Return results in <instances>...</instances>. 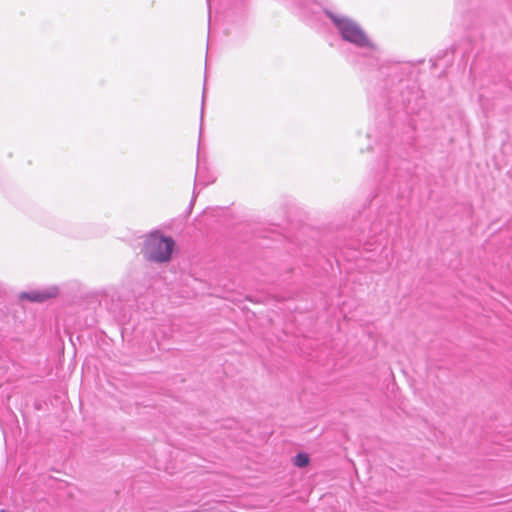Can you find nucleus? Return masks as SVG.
Instances as JSON below:
<instances>
[{
	"label": "nucleus",
	"instance_id": "1",
	"mask_svg": "<svg viewBox=\"0 0 512 512\" xmlns=\"http://www.w3.org/2000/svg\"><path fill=\"white\" fill-rule=\"evenodd\" d=\"M324 13L331 20L340 38L359 50L357 54L349 53L347 55L351 63L374 65L378 62L380 55L378 46L369 38L357 21L345 14L328 9H325Z\"/></svg>",
	"mask_w": 512,
	"mask_h": 512
},
{
	"label": "nucleus",
	"instance_id": "2",
	"mask_svg": "<svg viewBox=\"0 0 512 512\" xmlns=\"http://www.w3.org/2000/svg\"><path fill=\"white\" fill-rule=\"evenodd\" d=\"M175 242L171 237L161 235L159 232L150 233L142 248L144 257L156 263L168 262L171 259Z\"/></svg>",
	"mask_w": 512,
	"mask_h": 512
},
{
	"label": "nucleus",
	"instance_id": "3",
	"mask_svg": "<svg viewBox=\"0 0 512 512\" xmlns=\"http://www.w3.org/2000/svg\"><path fill=\"white\" fill-rule=\"evenodd\" d=\"M58 292L59 290L57 287H51L41 291L23 292L21 293L20 298L27 299L31 302L40 303L47 299L56 297L58 295Z\"/></svg>",
	"mask_w": 512,
	"mask_h": 512
},
{
	"label": "nucleus",
	"instance_id": "4",
	"mask_svg": "<svg viewBox=\"0 0 512 512\" xmlns=\"http://www.w3.org/2000/svg\"><path fill=\"white\" fill-rule=\"evenodd\" d=\"M401 105L406 110L407 113H414L416 111L415 106L412 105V102H417L421 99L420 93L418 90L408 89L406 92L401 91Z\"/></svg>",
	"mask_w": 512,
	"mask_h": 512
},
{
	"label": "nucleus",
	"instance_id": "5",
	"mask_svg": "<svg viewBox=\"0 0 512 512\" xmlns=\"http://www.w3.org/2000/svg\"><path fill=\"white\" fill-rule=\"evenodd\" d=\"M291 4L298 8L303 15L317 14L321 9L314 0H290Z\"/></svg>",
	"mask_w": 512,
	"mask_h": 512
},
{
	"label": "nucleus",
	"instance_id": "6",
	"mask_svg": "<svg viewBox=\"0 0 512 512\" xmlns=\"http://www.w3.org/2000/svg\"><path fill=\"white\" fill-rule=\"evenodd\" d=\"M309 464V456L306 453H298L294 458V465L303 468Z\"/></svg>",
	"mask_w": 512,
	"mask_h": 512
},
{
	"label": "nucleus",
	"instance_id": "7",
	"mask_svg": "<svg viewBox=\"0 0 512 512\" xmlns=\"http://www.w3.org/2000/svg\"><path fill=\"white\" fill-rule=\"evenodd\" d=\"M205 93H206V87L204 86L203 95H202L201 121L203 120Z\"/></svg>",
	"mask_w": 512,
	"mask_h": 512
},
{
	"label": "nucleus",
	"instance_id": "8",
	"mask_svg": "<svg viewBox=\"0 0 512 512\" xmlns=\"http://www.w3.org/2000/svg\"><path fill=\"white\" fill-rule=\"evenodd\" d=\"M201 182V176H200V167L198 166L196 179H195V187Z\"/></svg>",
	"mask_w": 512,
	"mask_h": 512
},
{
	"label": "nucleus",
	"instance_id": "9",
	"mask_svg": "<svg viewBox=\"0 0 512 512\" xmlns=\"http://www.w3.org/2000/svg\"><path fill=\"white\" fill-rule=\"evenodd\" d=\"M389 99H390V101H392V100L398 101L397 96L395 95V91L390 92Z\"/></svg>",
	"mask_w": 512,
	"mask_h": 512
},
{
	"label": "nucleus",
	"instance_id": "10",
	"mask_svg": "<svg viewBox=\"0 0 512 512\" xmlns=\"http://www.w3.org/2000/svg\"><path fill=\"white\" fill-rule=\"evenodd\" d=\"M397 70H398V66H394V67H392V72H393L394 74L396 73V71H397Z\"/></svg>",
	"mask_w": 512,
	"mask_h": 512
},
{
	"label": "nucleus",
	"instance_id": "11",
	"mask_svg": "<svg viewBox=\"0 0 512 512\" xmlns=\"http://www.w3.org/2000/svg\"><path fill=\"white\" fill-rule=\"evenodd\" d=\"M199 134H200V136L202 135V125L200 126Z\"/></svg>",
	"mask_w": 512,
	"mask_h": 512
},
{
	"label": "nucleus",
	"instance_id": "12",
	"mask_svg": "<svg viewBox=\"0 0 512 512\" xmlns=\"http://www.w3.org/2000/svg\"><path fill=\"white\" fill-rule=\"evenodd\" d=\"M208 6L210 7V0H207Z\"/></svg>",
	"mask_w": 512,
	"mask_h": 512
}]
</instances>
